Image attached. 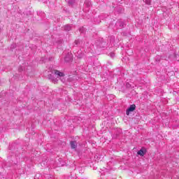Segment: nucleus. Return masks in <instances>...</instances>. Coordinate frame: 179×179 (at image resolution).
I'll use <instances>...</instances> for the list:
<instances>
[{
    "mask_svg": "<svg viewBox=\"0 0 179 179\" xmlns=\"http://www.w3.org/2000/svg\"><path fill=\"white\" fill-rule=\"evenodd\" d=\"M54 75H57L59 78H64L65 76V74L63 72H61L58 70H53L51 74H49L48 78L53 82V83H55L58 80L57 78H54Z\"/></svg>",
    "mask_w": 179,
    "mask_h": 179,
    "instance_id": "obj_1",
    "label": "nucleus"
},
{
    "mask_svg": "<svg viewBox=\"0 0 179 179\" xmlns=\"http://www.w3.org/2000/svg\"><path fill=\"white\" fill-rule=\"evenodd\" d=\"M136 108V106L135 104L131 105L129 108L127 110L126 114L127 115H129V113H131Z\"/></svg>",
    "mask_w": 179,
    "mask_h": 179,
    "instance_id": "obj_2",
    "label": "nucleus"
},
{
    "mask_svg": "<svg viewBox=\"0 0 179 179\" xmlns=\"http://www.w3.org/2000/svg\"><path fill=\"white\" fill-rule=\"evenodd\" d=\"M64 60L66 62H71V61H72V55L71 54L67 55L65 57Z\"/></svg>",
    "mask_w": 179,
    "mask_h": 179,
    "instance_id": "obj_3",
    "label": "nucleus"
},
{
    "mask_svg": "<svg viewBox=\"0 0 179 179\" xmlns=\"http://www.w3.org/2000/svg\"><path fill=\"white\" fill-rule=\"evenodd\" d=\"M70 145L71 149H76V148L78 147V143H76V141H71Z\"/></svg>",
    "mask_w": 179,
    "mask_h": 179,
    "instance_id": "obj_4",
    "label": "nucleus"
},
{
    "mask_svg": "<svg viewBox=\"0 0 179 179\" xmlns=\"http://www.w3.org/2000/svg\"><path fill=\"white\" fill-rule=\"evenodd\" d=\"M137 154L139 155V156H145V155H146V150L141 149L138 151Z\"/></svg>",
    "mask_w": 179,
    "mask_h": 179,
    "instance_id": "obj_5",
    "label": "nucleus"
},
{
    "mask_svg": "<svg viewBox=\"0 0 179 179\" xmlns=\"http://www.w3.org/2000/svg\"><path fill=\"white\" fill-rule=\"evenodd\" d=\"M71 29H72V27H71L70 24H66L64 26V30H66V31H69Z\"/></svg>",
    "mask_w": 179,
    "mask_h": 179,
    "instance_id": "obj_6",
    "label": "nucleus"
},
{
    "mask_svg": "<svg viewBox=\"0 0 179 179\" xmlns=\"http://www.w3.org/2000/svg\"><path fill=\"white\" fill-rule=\"evenodd\" d=\"M143 1L145 3H146V5H150V0H143Z\"/></svg>",
    "mask_w": 179,
    "mask_h": 179,
    "instance_id": "obj_7",
    "label": "nucleus"
},
{
    "mask_svg": "<svg viewBox=\"0 0 179 179\" xmlns=\"http://www.w3.org/2000/svg\"><path fill=\"white\" fill-rule=\"evenodd\" d=\"M73 0H69V5H73Z\"/></svg>",
    "mask_w": 179,
    "mask_h": 179,
    "instance_id": "obj_8",
    "label": "nucleus"
},
{
    "mask_svg": "<svg viewBox=\"0 0 179 179\" xmlns=\"http://www.w3.org/2000/svg\"><path fill=\"white\" fill-rule=\"evenodd\" d=\"M126 87H127V88L131 87V84H129V83H127L126 84Z\"/></svg>",
    "mask_w": 179,
    "mask_h": 179,
    "instance_id": "obj_9",
    "label": "nucleus"
},
{
    "mask_svg": "<svg viewBox=\"0 0 179 179\" xmlns=\"http://www.w3.org/2000/svg\"><path fill=\"white\" fill-rule=\"evenodd\" d=\"M115 55L114 53H110V57H114Z\"/></svg>",
    "mask_w": 179,
    "mask_h": 179,
    "instance_id": "obj_10",
    "label": "nucleus"
},
{
    "mask_svg": "<svg viewBox=\"0 0 179 179\" xmlns=\"http://www.w3.org/2000/svg\"><path fill=\"white\" fill-rule=\"evenodd\" d=\"M87 6H90V3H87Z\"/></svg>",
    "mask_w": 179,
    "mask_h": 179,
    "instance_id": "obj_11",
    "label": "nucleus"
},
{
    "mask_svg": "<svg viewBox=\"0 0 179 179\" xmlns=\"http://www.w3.org/2000/svg\"><path fill=\"white\" fill-rule=\"evenodd\" d=\"M116 24H117V25L120 24V22H117L116 23Z\"/></svg>",
    "mask_w": 179,
    "mask_h": 179,
    "instance_id": "obj_12",
    "label": "nucleus"
},
{
    "mask_svg": "<svg viewBox=\"0 0 179 179\" xmlns=\"http://www.w3.org/2000/svg\"><path fill=\"white\" fill-rule=\"evenodd\" d=\"M13 47H15V45H11V48H13Z\"/></svg>",
    "mask_w": 179,
    "mask_h": 179,
    "instance_id": "obj_13",
    "label": "nucleus"
},
{
    "mask_svg": "<svg viewBox=\"0 0 179 179\" xmlns=\"http://www.w3.org/2000/svg\"><path fill=\"white\" fill-rule=\"evenodd\" d=\"M120 26L123 27V26H124V24H120Z\"/></svg>",
    "mask_w": 179,
    "mask_h": 179,
    "instance_id": "obj_14",
    "label": "nucleus"
},
{
    "mask_svg": "<svg viewBox=\"0 0 179 179\" xmlns=\"http://www.w3.org/2000/svg\"><path fill=\"white\" fill-rule=\"evenodd\" d=\"M85 5H87V2H85Z\"/></svg>",
    "mask_w": 179,
    "mask_h": 179,
    "instance_id": "obj_15",
    "label": "nucleus"
}]
</instances>
